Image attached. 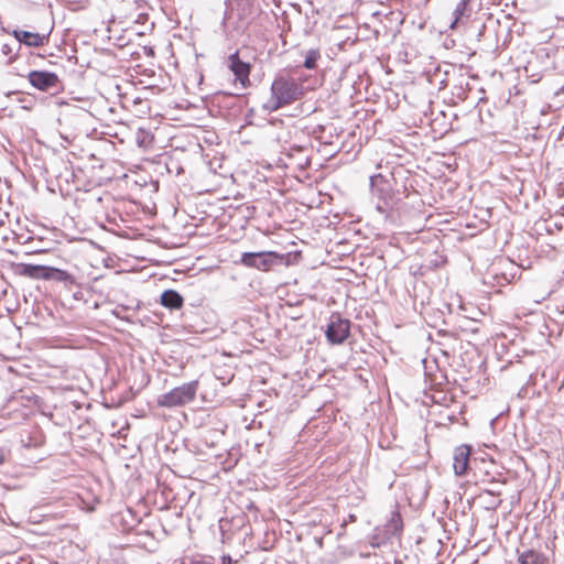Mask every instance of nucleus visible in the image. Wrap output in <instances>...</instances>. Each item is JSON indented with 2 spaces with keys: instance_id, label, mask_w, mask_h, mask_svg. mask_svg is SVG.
<instances>
[{
  "instance_id": "obj_5",
  "label": "nucleus",
  "mask_w": 564,
  "mask_h": 564,
  "mask_svg": "<svg viewBox=\"0 0 564 564\" xmlns=\"http://www.w3.org/2000/svg\"><path fill=\"white\" fill-rule=\"evenodd\" d=\"M228 67L234 73L236 80H238L242 87H247L249 85L250 65L240 61L238 53H234L228 57Z\"/></svg>"
},
{
  "instance_id": "obj_14",
  "label": "nucleus",
  "mask_w": 564,
  "mask_h": 564,
  "mask_svg": "<svg viewBox=\"0 0 564 564\" xmlns=\"http://www.w3.org/2000/svg\"><path fill=\"white\" fill-rule=\"evenodd\" d=\"M371 182H372V192H373V194L379 196V197L383 196V193L388 188V184L386 183L383 186L380 187V186L375 184V180L373 178H371ZM382 198H383V205L378 204L377 208L380 212H386V209L390 206V202L386 197H382Z\"/></svg>"
},
{
  "instance_id": "obj_8",
  "label": "nucleus",
  "mask_w": 564,
  "mask_h": 564,
  "mask_svg": "<svg viewBox=\"0 0 564 564\" xmlns=\"http://www.w3.org/2000/svg\"><path fill=\"white\" fill-rule=\"evenodd\" d=\"M269 254L265 252H245L240 261L246 267L265 270L271 264L268 260Z\"/></svg>"
},
{
  "instance_id": "obj_9",
  "label": "nucleus",
  "mask_w": 564,
  "mask_h": 564,
  "mask_svg": "<svg viewBox=\"0 0 564 564\" xmlns=\"http://www.w3.org/2000/svg\"><path fill=\"white\" fill-rule=\"evenodd\" d=\"M17 272L26 278L31 279H43L46 278L47 267L40 264L20 263L18 264Z\"/></svg>"
},
{
  "instance_id": "obj_13",
  "label": "nucleus",
  "mask_w": 564,
  "mask_h": 564,
  "mask_svg": "<svg viewBox=\"0 0 564 564\" xmlns=\"http://www.w3.org/2000/svg\"><path fill=\"white\" fill-rule=\"evenodd\" d=\"M45 280H54V281H61V282H73V276L61 269L47 267L46 278Z\"/></svg>"
},
{
  "instance_id": "obj_17",
  "label": "nucleus",
  "mask_w": 564,
  "mask_h": 564,
  "mask_svg": "<svg viewBox=\"0 0 564 564\" xmlns=\"http://www.w3.org/2000/svg\"><path fill=\"white\" fill-rule=\"evenodd\" d=\"M520 562L521 564H527V561L522 558V556L520 557Z\"/></svg>"
},
{
  "instance_id": "obj_2",
  "label": "nucleus",
  "mask_w": 564,
  "mask_h": 564,
  "mask_svg": "<svg viewBox=\"0 0 564 564\" xmlns=\"http://www.w3.org/2000/svg\"><path fill=\"white\" fill-rule=\"evenodd\" d=\"M198 390V381L193 380L171 391L161 394L158 398V405L163 408H177L194 401Z\"/></svg>"
},
{
  "instance_id": "obj_12",
  "label": "nucleus",
  "mask_w": 564,
  "mask_h": 564,
  "mask_svg": "<svg viewBox=\"0 0 564 564\" xmlns=\"http://www.w3.org/2000/svg\"><path fill=\"white\" fill-rule=\"evenodd\" d=\"M468 3H469V0H460L456 4V8L454 9V11L452 13L453 20L449 25L451 29H455L457 26V24L463 20V18L468 17V13H467Z\"/></svg>"
},
{
  "instance_id": "obj_6",
  "label": "nucleus",
  "mask_w": 564,
  "mask_h": 564,
  "mask_svg": "<svg viewBox=\"0 0 564 564\" xmlns=\"http://www.w3.org/2000/svg\"><path fill=\"white\" fill-rule=\"evenodd\" d=\"M471 448L468 445H460L455 448L453 456V469L456 476L466 474L469 464Z\"/></svg>"
},
{
  "instance_id": "obj_3",
  "label": "nucleus",
  "mask_w": 564,
  "mask_h": 564,
  "mask_svg": "<svg viewBox=\"0 0 564 564\" xmlns=\"http://www.w3.org/2000/svg\"><path fill=\"white\" fill-rule=\"evenodd\" d=\"M30 84L42 90H57L58 89V77L55 73L46 72V70H33L28 76Z\"/></svg>"
},
{
  "instance_id": "obj_1",
  "label": "nucleus",
  "mask_w": 564,
  "mask_h": 564,
  "mask_svg": "<svg viewBox=\"0 0 564 564\" xmlns=\"http://www.w3.org/2000/svg\"><path fill=\"white\" fill-rule=\"evenodd\" d=\"M305 93L302 79L289 74H279L271 84V96L263 108L269 112L276 111L302 99Z\"/></svg>"
},
{
  "instance_id": "obj_10",
  "label": "nucleus",
  "mask_w": 564,
  "mask_h": 564,
  "mask_svg": "<svg viewBox=\"0 0 564 564\" xmlns=\"http://www.w3.org/2000/svg\"><path fill=\"white\" fill-rule=\"evenodd\" d=\"M161 304L167 308H180L183 305L182 296L174 290H166L161 295Z\"/></svg>"
},
{
  "instance_id": "obj_16",
  "label": "nucleus",
  "mask_w": 564,
  "mask_h": 564,
  "mask_svg": "<svg viewBox=\"0 0 564 564\" xmlns=\"http://www.w3.org/2000/svg\"><path fill=\"white\" fill-rule=\"evenodd\" d=\"M228 560V564H231V557H224V561ZM223 564H226V562H223Z\"/></svg>"
},
{
  "instance_id": "obj_11",
  "label": "nucleus",
  "mask_w": 564,
  "mask_h": 564,
  "mask_svg": "<svg viewBox=\"0 0 564 564\" xmlns=\"http://www.w3.org/2000/svg\"><path fill=\"white\" fill-rule=\"evenodd\" d=\"M402 531V520L398 512H392L389 521L384 525V536L388 539Z\"/></svg>"
},
{
  "instance_id": "obj_15",
  "label": "nucleus",
  "mask_w": 564,
  "mask_h": 564,
  "mask_svg": "<svg viewBox=\"0 0 564 564\" xmlns=\"http://www.w3.org/2000/svg\"><path fill=\"white\" fill-rule=\"evenodd\" d=\"M319 56L321 55L317 50H310L305 55L304 66L307 69H314Z\"/></svg>"
},
{
  "instance_id": "obj_4",
  "label": "nucleus",
  "mask_w": 564,
  "mask_h": 564,
  "mask_svg": "<svg viewBox=\"0 0 564 564\" xmlns=\"http://www.w3.org/2000/svg\"><path fill=\"white\" fill-rule=\"evenodd\" d=\"M350 323L339 316H332L326 337L332 344H341L349 335Z\"/></svg>"
},
{
  "instance_id": "obj_7",
  "label": "nucleus",
  "mask_w": 564,
  "mask_h": 564,
  "mask_svg": "<svg viewBox=\"0 0 564 564\" xmlns=\"http://www.w3.org/2000/svg\"><path fill=\"white\" fill-rule=\"evenodd\" d=\"M13 36L22 44H25L30 47H40L43 46L48 37L47 35L33 33L24 30H14Z\"/></svg>"
}]
</instances>
